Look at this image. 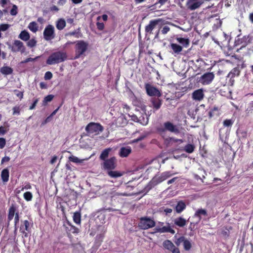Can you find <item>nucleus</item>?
<instances>
[{"label":"nucleus","instance_id":"1","mask_svg":"<svg viewBox=\"0 0 253 253\" xmlns=\"http://www.w3.org/2000/svg\"><path fill=\"white\" fill-rule=\"evenodd\" d=\"M67 54L65 52L57 51L52 53L47 58L46 64L53 65L64 61L67 59Z\"/></svg>","mask_w":253,"mask_h":253},{"label":"nucleus","instance_id":"2","mask_svg":"<svg viewBox=\"0 0 253 253\" xmlns=\"http://www.w3.org/2000/svg\"><path fill=\"white\" fill-rule=\"evenodd\" d=\"M104 127L99 123H90L85 127V130L89 136L99 134L103 131Z\"/></svg>","mask_w":253,"mask_h":253},{"label":"nucleus","instance_id":"3","mask_svg":"<svg viewBox=\"0 0 253 253\" xmlns=\"http://www.w3.org/2000/svg\"><path fill=\"white\" fill-rule=\"evenodd\" d=\"M176 173H172L169 171L163 172L160 175L155 176L150 183L152 185H156Z\"/></svg>","mask_w":253,"mask_h":253},{"label":"nucleus","instance_id":"4","mask_svg":"<svg viewBox=\"0 0 253 253\" xmlns=\"http://www.w3.org/2000/svg\"><path fill=\"white\" fill-rule=\"evenodd\" d=\"M88 43L84 41H77L75 46L76 58H78L86 51Z\"/></svg>","mask_w":253,"mask_h":253},{"label":"nucleus","instance_id":"5","mask_svg":"<svg viewBox=\"0 0 253 253\" xmlns=\"http://www.w3.org/2000/svg\"><path fill=\"white\" fill-rule=\"evenodd\" d=\"M159 131L161 134L165 131H169L170 132L174 133V134H178L179 133V130L177 126L170 122H165L164 124V127L160 128L159 129Z\"/></svg>","mask_w":253,"mask_h":253},{"label":"nucleus","instance_id":"6","mask_svg":"<svg viewBox=\"0 0 253 253\" xmlns=\"http://www.w3.org/2000/svg\"><path fill=\"white\" fill-rule=\"evenodd\" d=\"M155 225V221L149 217H142L140 219L138 226L142 229H148L154 227Z\"/></svg>","mask_w":253,"mask_h":253},{"label":"nucleus","instance_id":"7","mask_svg":"<svg viewBox=\"0 0 253 253\" xmlns=\"http://www.w3.org/2000/svg\"><path fill=\"white\" fill-rule=\"evenodd\" d=\"M43 38L46 41H50L55 37V29L53 26L48 25L45 27L43 33Z\"/></svg>","mask_w":253,"mask_h":253},{"label":"nucleus","instance_id":"8","mask_svg":"<svg viewBox=\"0 0 253 253\" xmlns=\"http://www.w3.org/2000/svg\"><path fill=\"white\" fill-rule=\"evenodd\" d=\"M101 166L104 169L108 171L114 169L116 167V159L113 157L107 159L101 164Z\"/></svg>","mask_w":253,"mask_h":253},{"label":"nucleus","instance_id":"9","mask_svg":"<svg viewBox=\"0 0 253 253\" xmlns=\"http://www.w3.org/2000/svg\"><path fill=\"white\" fill-rule=\"evenodd\" d=\"M214 78V75L212 72H208L200 77L199 82L203 85L210 84Z\"/></svg>","mask_w":253,"mask_h":253},{"label":"nucleus","instance_id":"10","mask_svg":"<svg viewBox=\"0 0 253 253\" xmlns=\"http://www.w3.org/2000/svg\"><path fill=\"white\" fill-rule=\"evenodd\" d=\"M162 21L161 19L151 20L149 24L145 27V32L147 35L153 34V31L156 28L157 25Z\"/></svg>","mask_w":253,"mask_h":253},{"label":"nucleus","instance_id":"11","mask_svg":"<svg viewBox=\"0 0 253 253\" xmlns=\"http://www.w3.org/2000/svg\"><path fill=\"white\" fill-rule=\"evenodd\" d=\"M145 88L147 94L150 96L160 97L162 95L161 92L158 89L150 84H145Z\"/></svg>","mask_w":253,"mask_h":253},{"label":"nucleus","instance_id":"12","mask_svg":"<svg viewBox=\"0 0 253 253\" xmlns=\"http://www.w3.org/2000/svg\"><path fill=\"white\" fill-rule=\"evenodd\" d=\"M204 1L203 0H188L186 5L189 10L193 11L200 7Z\"/></svg>","mask_w":253,"mask_h":253},{"label":"nucleus","instance_id":"13","mask_svg":"<svg viewBox=\"0 0 253 253\" xmlns=\"http://www.w3.org/2000/svg\"><path fill=\"white\" fill-rule=\"evenodd\" d=\"M12 51L13 52H20L22 53L25 51V47L21 41L15 40L12 46Z\"/></svg>","mask_w":253,"mask_h":253},{"label":"nucleus","instance_id":"14","mask_svg":"<svg viewBox=\"0 0 253 253\" xmlns=\"http://www.w3.org/2000/svg\"><path fill=\"white\" fill-rule=\"evenodd\" d=\"M192 97L194 100L201 101L204 97V89L200 88L195 90L192 94Z\"/></svg>","mask_w":253,"mask_h":253},{"label":"nucleus","instance_id":"15","mask_svg":"<svg viewBox=\"0 0 253 253\" xmlns=\"http://www.w3.org/2000/svg\"><path fill=\"white\" fill-rule=\"evenodd\" d=\"M155 230L157 232L159 233H170L172 234L175 233V231L172 229L169 224H168L166 226L163 227L157 226L155 228Z\"/></svg>","mask_w":253,"mask_h":253},{"label":"nucleus","instance_id":"16","mask_svg":"<svg viewBox=\"0 0 253 253\" xmlns=\"http://www.w3.org/2000/svg\"><path fill=\"white\" fill-rule=\"evenodd\" d=\"M174 224L179 227H183L187 225L188 220H186L181 216L175 218L173 219Z\"/></svg>","mask_w":253,"mask_h":253},{"label":"nucleus","instance_id":"17","mask_svg":"<svg viewBox=\"0 0 253 253\" xmlns=\"http://www.w3.org/2000/svg\"><path fill=\"white\" fill-rule=\"evenodd\" d=\"M30 222L27 220H25L23 222V224L22 225L20 228V232L24 235V237H28V233L26 232L29 231V226H30Z\"/></svg>","mask_w":253,"mask_h":253},{"label":"nucleus","instance_id":"18","mask_svg":"<svg viewBox=\"0 0 253 253\" xmlns=\"http://www.w3.org/2000/svg\"><path fill=\"white\" fill-rule=\"evenodd\" d=\"M131 152V148L129 146L122 147L119 151V155L121 157H126Z\"/></svg>","mask_w":253,"mask_h":253},{"label":"nucleus","instance_id":"19","mask_svg":"<svg viewBox=\"0 0 253 253\" xmlns=\"http://www.w3.org/2000/svg\"><path fill=\"white\" fill-rule=\"evenodd\" d=\"M207 215V211L204 209H198L194 215V218H197L196 223L200 222L201 219V216H206Z\"/></svg>","mask_w":253,"mask_h":253},{"label":"nucleus","instance_id":"20","mask_svg":"<svg viewBox=\"0 0 253 253\" xmlns=\"http://www.w3.org/2000/svg\"><path fill=\"white\" fill-rule=\"evenodd\" d=\"M115 124L117 126H123L126 124V120L124 116L121 115L116 120Z\"/></svg>","mask_w":253,"mask_h":253},{"label":"nucleus","instance_id":"21","mask_svg":"<svg viewBox=\"0 0 253 253\" xmlns=\"http://www.w3.org/2000/svg\"><path fill=\"white\" fill-rule=\"evenodd\" d=\"M18 38L23 41L27 42L30 39V36L28 32L23 30L21 32L18 36Z\"/></svg>","mask_w":253,"mask_h":253},{"label":"nucleus","instance_id":"22","mask_svg":"<svg viewBox=\"0 0 253 253\" xmlns=\"http://www.w3.org/2000/svg\"><path fill=\"white\" fill-rule=\"evenodd\" d=\"M186 208L185 203L183 201H179L176 207H175V211L176 212L180 213L182 211H183Z\"/></svg>","mask_w":253,"mask_h":253},{"label":"nucleus","instance_id":"23","mask_svg":"<svg viewBox=\"0 0 253 253\" xmlns=\"http://www.w3.org/2000/svg\"><path fill=\"white\" fill-rule=\"evenodd\" d=\"M151 102L152 104L153 108L156 110L159 109L162 104V101L158 98H152Z\"/></svg>","mask_w":253,"mask_h":253},{"label":"nucleus","instance_id":"24","mask_svg":"<svg viewBox=\"0 0 253 253\" xmlns=\"http://www.w3.org/2000/svg\"><path fill=\"white\" fill-rule=\"evenodd\" d=\"M108 175L112 178H118L122 176L124 174V172L119 171L108 170L107 171Z\"/></svg>","mask_w":253,"mask_h":253},{"label":"nucleus","instance_id":"25","mask_svg":"<svg viewBox=\"0 0 253 253\" xmlns=\"http://www.w3.org/2000/svg\"><path fill=\"white\" fill-rule=\"evenodd\" d=\"M170 47L173 50V54H178L182 50V46L176 43H171Z\"/></svg>","mask_w":253,"mask_h":253},{"label":"nucleus","instance_id":"26","mask_svg":"<svg viewBox=\"0 0 253 253\" xmlns=\"http://www.w3.org/2000/svg\"><path fill=\"white\" fill-rule=\"evenodd\" d=\"M112 149L108 148L104 149L101 153L99 158L100 160L105 161L106 158L108 157L110 152L112 151Z\"/></svg>","mask_w":253,"mask_h":253},{"label":"nucleus","instance_id":"27","mask_svg":"<svg viewBox=\"0 0 253 253\" xmlns=\"http://www.w3.org/2000/svg\"><path fill=\"white\" fill-rule=\"evenodd\" d=\"M66 26V21L63 18L58 19L56 22V27L59 30H63Z\"/></svg>","mask_w":253,"mask_h":253},{"label":"nucleus","instance_id":"28","mask_svg":"<svg viewBox=\"0 0 253 253\" xmlns=\"http://www.w3.org/2000/svg\"><path fill=\"white\" fill-rule=\"evenodd\" d=\"M89 158L90 157L84 159H80L75 156L72 155L69 157V160L70 162L73 163L80 164L83 163V162L85 160H88Z\"/></svg>","mask_w":253,"mask_h":253},{"label":"nucleus","instance_id":"29","mask_svg":"<svg viewBox=\"0 0 253 253\" xmlns=\"http://www.w3.org/2000/svg\"><path fill=\"white\" fill-rule=\"evenodd\" d=\"M240 74V71L238 68H234L228 74L227 77L230 78V80L236 76H238Z\"/></svg>","mask_w":253,"mask_h":253},{"label":"nucleus","instance_id":"30","mask_svg":"<svg viewBox=\"0 0 253 253\" xmlns=\"http://www.w3.org/2000/svg\"><path fill=\"white\" fill-rule=\"evenodd\" d=\"M66 36H75L76 38H81L82 35L80 29H78L74 31L70 32L66 34Z\"/></svg>","mask_w":253,"mask_h":253},{"label":"nucleus","instance_id":"31","mask_svg":"<svg viewBox=\"0 0 253 253\" xmlns=\"http://www.w3.org/2000/svg\"><path fill=\"white\" fill-rule=\"evenodd\" d=\"M0 72L4 75H8L12 74L13 70L8 66H3L0 69Z\"/></svg>","mask_w":253,"mask_h":253},{"label":"nucleus","instance_id":"32","mask_svg":"<svg viewBox=\"0 0 253 253\" xmlns=\"http://www.w3.org/2000/svg\"><path fill=\"white\" fill-rule=\"evenodd\" d=\"M1 176L3 182H7L9 179V171L7 169H5L1 171Z\"/></svg>","mask_w":253,"mask_h":253},{"label":"nucleus","instance_id":"33","mask_svg":"<svg viewBox=\"0 0 253 253\" xmlns=\"http://www.w3.org/2000/svg\"><path fill=\"white\" fill-rule=\"evenodd\" d=\"M176 41L185 47H187L189 44V40L188 39L183 38H177Z\"/></svg>","mask_w":253,"mask_h":253},{"label":"nucleus","instance_id":"34","mask_svg":"<svg viewBox=\"0 0 253 253\" xmlns=\"http://www.w3.org/2000/svg\"><path fill=\"white\" fill-rule=\"evenodd\" d=\"M164 248L169 251H171L175 247L174 244L169 240H166L163 242Z\"/></svg>","mask_w":253,"mask_h":253},{"label":"nucleus","instance_id":"35","mask_svg":"<svg viewBox=\"0 0 253 253\" xmlns=\"http://www.w3.org/2000/svg\"><path fill=\"white\" fill-rule=\"evenodd\" d=\"M28 28L33 33H36L38 30V26L35 22H32L29 23Z\"/></svg>","mask_w":253,"mask_h":253},{"label":"nucleus","instance_id":"36","mask_svg":"<svg viewBox=\"0 0 253 253\" xmlns=\"http://www.w3.org/2000/svg\"><path fill=\"white\" fill-rule=\"evenodd\" d=\"M81 213L80 212L77 211L74 212L73 218L74 221L77 224L81 223Z\"/></svg>","mask_w":253,"mask_h":253},{"label":"nucleus","instance_id":"37","mask_svg":"<svg viewBox=\"0 0 253 253\" xmlns=\"http://www.w3.org/2000/svg\"><path fill=\"white\" fill-rule=\"evenodd\" d=\"M15 209L13 207H11L9 209L8 220V221L11 220L15 215Z\"/></svg>","mask_w":253,"mask_h":253},{"label":"nucleus","instance_id":"38","mask_svg":"<svg viewBox=\"0 0 253 253\" xmlns=\"http://www.w3.org/2000/svg\"><path fill=\"white\" fill-rule=\"evenodd\" d=\"M183 245L184 249L186 251H189L190 250L191 248V242L187 238H186L185 240H184Z\"/></svg>","mask_w":253,"mask_h":253},{"label":"nucleus","instance_id":"39","mask_svg":"<svg viewBox=\"0 0 253 253\" xmlns=\"http://www.w3.org/2000/svg\"><path fill=\"white\" fill-rule=\"evenodd\" d=\"M36 44L37 41L35 38L29 39L27 42V45L30 48L35 47L36 45Z\"/></svg>","mask_w":253,"mask_h":253},{"label":"nucleus","instance_id":"40","mask_svg":"<svg viewBox=\"0 0 253 253\" xmlns=\"http://www.w3.org/2000/svg\"><path fill=\"white\" fill-rule=\"evenodd\" d=\"M194 146L192 144H187L184 147V151L187 153H191L194 151Z\"/></svg>","mask_w":253,"mask_h":253},{"label":"nucleus","instance_id":"41","mask_svg":"<svg viewBox=\"0 0 253 253\" xmlns=\"http://www.w3.org/2000/svg\"><path fill=\"white\" fill-rule=\"evenodd\" d=\"M23 197L27 201H30L33 198V195L30 192H26L24 194Z\"/></svg>","mask_w":253,"mask_h":253},{"label":"nucleus","instance_id":"42","mask_svg":"<svg viewBox=\"0 0 253 253\" xmlns=\"http://www.w3.org/2000/svg\"><path fill=\"white\" fill-rule=\"evenodd\" d=\"M169 140L175 143H178L179 144L182 143L183 142V140L182 139H176L174 137H170L169 138L166 139L165 142H166L167 141H168Z\"/></svg>","mask_w":253,"mask_h":253},{"label":"nucleus","instance_id":"43","mask_svg":"<svg viewBox=\"0 0 253 253\" xmlns=\"http://www.w3.org/2000/svg\"><path fill=\"white\" fill-rule=\"evenodd\" d=\"M112 197H117L119 196H126L127 194L123 193H120L115 191H112L111 193Z\"/></svg>","mask_w":253,"mask_h":253},{"label":"nucleus","instance_id":"44","mask_svg":"<svg viewBox=\"0 0 253 253\" xmlns=\"http://www.w3.org/2000/svg\"><path fill=\"white\" fill-rule=\"evenodd\" d=\"M186 238L184 236H181L176 239V240L175 241V244L177 246H179L181 243H183L184 240H185Z\"/></svg>","mask_w":253,"mask_h":253},{"label":"nucleus","instance_id":"45","mask_svg":"<svg viewBox=\"0 0 253 253\" xmlns=\"http://www.w3.org/2000/svg\"><path fill=\"white\" fill-rule=\"evenodd\" d=\"M233 124L232 120L226 119L223 122V126L226 127L231 126Z\"/></svg>","mask_w":253,"mask_h":253},{"label":"nucleus","instance_id":"46","mask_svg":"<svg viewBox=\"0 0 253 253\" xmlns=\"http://www.w3.org/2000/svg\"><path fill=\"white\" fill-rule=\"evenodd\" d=\"M10 13L12 16H15L17 14V7L15 5L12 6V8L10 11Z\"/></svg>","mask_w":253,"mask_h":253},{"label":"nucleus","instance_id":"47","mask_svg":"<svg viewBox=\"0 0 253 253\" xmlns=\"http://www.w3.org/2000/svg\"><path fill=\"white\" fill-rule=\"evenodd\" d=\"M9 27V25L7 24H2L0 25V30L1 31H5Z\"/></svg>","mask_w":253,"mask_h":253},{"label":"nucleus","instance_id":"48","mask_svg":"<svg viewBox=\"0 0 253 253\" xmlns=\"http://www.w3.org/2000/svg\"><path fill=\"white\" fill-rule=\"evenodd\" d=\"M52 74L50 72L48 71L45 73L44 78L45 80H50L52 78Z\"/></svg>","mask_w":253,"mask_h":253},{"label":"nucleus","instance_id":"49","mask_svg":"<svg viewBox=\"0 0 253 253\" xmlns=\"http://www.w3.org/2000/svg\"><path fill=\"white\" fill-rule=\"evenodd\" d=\"M169 30L170 28L169 26H165L161 30V33L164 35H166L169 31Z\"/></svg>","mask_w":253,"mask_h":253},{"label":"nucleus","instance_id":"50","mask_svg":"<svg viewBox=\"0 0 253 253\" xmlns=\"http://www.w3.org/2000/svg\"><path fill=\"white\" fill-rule=\"evenodd\" d=\"M19 221V214L18 213H16L15 215V218H14V225H15V230H16V226L18 224Z\"/></svg>","mask_w":253,"mask_h":253},{"label":"nucleus","instance_id":"51","mask_svg":"<svg viewBox=\"0 0 253 253\" xmlns=\"http://www.w3.org/2000/svg\"><path fill=\"white\" fill-rule=\"evenodd\" d=\"M53 95H48L44 97L43 101L45 103H47V102L51 101L53 99Z\"/></svg>","mask_w":253,"mask_h":253},{"label":"nucleus","instance_id":"52","mask_svg":"<svg viewBox=\"0 0 253 253\" xmlns=\"http://www.w3.org/2000/svg\"><path fill=\"white\" fill-rule=\"evenodd\" d=\"M20 108L18 106H15L13 108V114L19 115L20 114Z\"/></svg>","mask_w":253,"mask_h":253},{"label":"nucleus","instance_id":"53","mask_svg":"<svg viewBox=\"0 0 253 253\" xmlns=\"http://www.w3.org/2000/svg\"><path fill=\"white\" fill-rule=\"evenodd\" d=\"M5 139L3 138H0V149L3 148L5 145Z\"/></svg>","mask_w":253,"mask_h":253},{"label":"nucleus","instance_id":"54","mask_svg":"<svg viewBox=\"0 0 253 253\" xmlns=\"http://www.w3.org/2000/svg\"><path fill=\"white\" fill-rule=\"evenodd\" d=\"M97 27L100 30H102L104 28V25L103 23L97 22Z\"/></svg>","mask_w":253,"mask_h":253},{"label":"nucleus","instance_id":"55","mask_svg":"<svg viewBox=\"0 0 253 253\" xmlns=\"http://www.w3.org/2000/svg\"><path fill=\"white\" fill-rule=\"evenodd\" d=\"M30 189H31V186L30 184L28 183L21 188V190H24V189L28 190Z\"/></svg>","mask_w":253,"mask_h":253},{"label":"nucleus","instance_id":"56","mask_svg":"<svg viewBox=\"0 0 253 253\" xmlns=\"http://www.w3.org/2000/svg\"><path fill=\"white\" fill-rule=\"evenodd\" d=\"M39 57V56H37L36 57V58H27L25 61H24V63H27V62H30V61H34L36 59H38V58Z\"/></svg>","mask_w":253,"mask_h":253},{"label":"nucleus","instance_id":"57","mask_svg":"<svg viewBox=\"0 0 253 253\" xmlns=\"http://www.w3.org/2000/svg\"><path fill=\"white\" fill-rule=\"evenodd\" d=\"M38 102V100L37 99H36V100L34 101V102H33V104H32V105L30 107V110H33V109H34L35 108V106H36V104H37Z\"/></svg>","mask_w":253,"mask_h":253},{"label":"nucleus","instance_id":"58","mask_svg":"<svg viewBox=\"0 0 253 253\" xmlns=\"http://www.w3.org/2000/svg\"><path fill=\"white\" fill-rule=\"evenodd\" d=\"M7 1L8 0H1L0 1V5L1 6V7H4Z\"/></svg>","mask_w":253,"mask_h":253},{"label":"nucleus","instance_id":"59","mask_svg":"<svg viewBox=\"0 0 253 253\" xmlns=\"http://www.w3.org/2000/svg\"><path fill=\"white\" fill-rule=\"evenodd\" d=\"M172 211V209L169 208H166L164 210V212L166 213V214L171 213Z\"/></svg>","mask_w":253,"mask_h":253},{"label":"nucleus","instance_id":"60","mask_svg":"<svg viewBox=\"0 0 253 253\" xmlns=\"http://www.w3.org/2000/svg\"><path fill=\"white\" fill-rule=\"evenodd\" d=\"M131 119L134 122H140V120L138 119L136 115H132L131 116Z\"/></svg>","mask_w":253,"mask_h":253},{"label":"nucleus","instance_id":"61","mask_svg":"<svg viewBox=\"0 0 253 253\" xmlns=\"http://www.w3.org/2000/svg\"><path fill=\"white\" fill-rule=\"evenodd\" d=\"M5 130L4 127H0V135H4L5 133Z\"/></svg>","mask_w":253,"mask_h":253},{"label":"nucleus","instance_id":"62","mask_svg":"<svg viewBox=\"0 0 253 253\" xmlns=\"http://www.w3.org/2000/svg\"><path fill=\"white\" fill-rule=\"evenodd\" d=\"M170 251H171L172 253H180L179 249L175 247V246Z\"/></svg>","mask_w":253,"mask_h":253},{"label":"nucleus","instance_id":"63","mask_svg":"<svg viewBox=\"0 0 253 253\" xmlns=\"http://www.w3.org/2000/svg\"><path fill=\"white\" fill-rule=\"evenodd\" d=\"M177 179V177H174L169 180L168 181L167 183L168 184H170L174 182Z\"/></svg>","mask_w":253,"mask_h":253},{"label":"nucleus","instance_id":"64","mask_svg":"<svg viewBox=\"0 0 253 253\" xmlns=\"http://www.w3.org/2000/svg\"><path fill=\"white\" fill-rule=\"evenodd\" d=\"M10 160V158L8 157H4L1 160V163H4V162H8Z\"/></svg>","mask_w":253,"mask_h":253}]
</instances>
